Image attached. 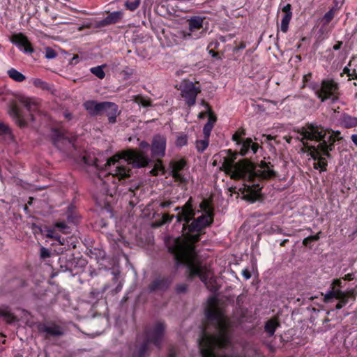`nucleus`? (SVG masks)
<instances>
[{"label":"nucleus","mask_w":357,"mask_h":357,"mask_svg":"<svg viewBox=\"0 0 357 357\" xmlns=\"http://www.w3.org/2000/svg\"><path fill=\"white\" fill-rule=\"evenodd\" d=\"M64 116L66 119H71V114L70 113H65Z\"/></svg>","instance_id":"4d7b16f0"},{"label":"nucleus","mask_w":357,"mask_h":357,"mask_svg":"<svg viewBox=\"0 0 357 357\" xmlns=\"http://www.w3.org/2000/svg\"><path fill=\"white\" fill-rule=\"evenodd\" d=\"M32 198H30V201L28 202L29 204H31Z\"/></svg>","instance_id":"052dcab7"},{"label":"nucleus","mask_w":357,"mask_h":357,"mask_svg":"<svg viewBox=\"0 0 357 357\" xmlns=\"http://www.w3.org/2000/svg\"><path fill=\"white\" fill-rule=\"evenodd\" d=\"M208 145V138H205L204 139L197 141L196 148L199 151H204Z\"/></svg>","instance_id":"2f4dec72"},{"label":"nucleus","mask_w":357,"mask_h":357,"mask_svg":"<svg viewBox=\"0 0 357 357\" xmlns=\"http://www.w3.org/2000/svg\"><path fill=\"white\" fill-rule=\"evenodd\" d=\"M349 71H350V70H349V69L348 68H344V73H347V75H348L349 77H351V74H350Z\"/></svg>","instance_id":"5fc2aeb1"},{"label":"nucleus","mask_w":357,"mask_h":357,"mask_svg":"<svg viewBox=\"0 0 357 357\" xmlns=\"http://www.w3.org/2000/svg\"><path fill=\"white\" fill-rule=\"evenodd\" d=\"M336 8H333L330 9L324 16L323 20L325 24H328L334 17L335 14L336 13Z\"/></svg>","instance_id":"c756f323"},{"label":"nucleus","mask_w":357,"mask_h":357,"mask_svg":"<svg viewBox=\"0 0 357 357\" xmlns=\"http://www.w3.org/2000/svg\"><path fill=\"white\" fill-rule=\"evenodd\" d=\"M140 2V0H135L133 1H127L125 3V6L127 9L130 10V11H134L139 7Z\"/></svg>","instance_id":"7c9ffc66"},{"label":"nucleus","mask_w":357,"mask_h":357,"mask_svg":"<svg viewBox=\"0 0 357 357\" xmlns=\"http://www.w3.org/2000/svg\"><path fill=\"white\" fill-rule=\"evenodd\" d=\"M103 67L104 66L93 67L90 69V71L99 79H103L105 76V73L103 70Z\"/></svg>","instance_id":"bb28decb"},{"label":"nucleus","mask_w":357,"mask_h":357,"mask_svg":"<svg viewBox=\"0 0 357 357\" xmlns=\"http://www.w3.org/2000/svg\"><path fill=\"white\" fill-rule=\"evenodd\" d=\"M141 152L135 150H128L121 154H116L107 160L102 169L107 172L106 180L104 183H107L112 180L114 189H116V179L121 181L130 176L129 165L132 164L135 167L146 166L150 159L144 151L149 148V144L144 141L139 144Z\"/></svg>","instance_id":"39448f33"},{"label":"nucleus","mask_w":357,"mask_h":357,"mask_svg":"<svg viewBox=\"0 0 357 357\" xmlns=\"http://www.w3.org/2000/svg\"><path fill=\"white\" fill-rule=\"evenodd\" d=\"M337 84L332 80L323 81L321 89L317 91L318 97L322 102L331 99L333 101L337 98Z\"/></svg>","instance_id":"6e6552de"},{"label":"nucleus","mask_w":357,"mask_h":357,"mask_svg":"<svg viewBox=\"0 0 357 357\" xmlns=\"http://www.w3.org/2000/svg\"><path fill=\"white\" fill-rule=\"evenodd\" d=\"M172 280L167 278H158L154 280L149 285L150 291H165L169 287Z\"/></svg>","instance_id":"aec40b11"},{"label":"nucleus","mask_w":357,"mask_h":357,"mask_svg":"<svg viewBox=\"0 0 357 357\" xmlns=\"http://www.w3.org/2000/svg\"><path fill=\"white\" fill-rule=\"evenodd\" d=\"M151 154L154 158H161L165 155L166 138L162 135H155L151 144Z\"/></svg>","instance_id":"f8f14e48"},{"label":"nucleus","mask_w":357,"mask_h":357,"mask_svg":"<svg viewBox=\"0 0 357 357\" xmlns=\"http://www.w3.org/2000/svg\"><path fill=\"white\" fill-rule=\"evenodd\" d=\"M206 318L213 326L215 333L210 334L208 326L201 332L198 345L202 357H245L241 354L231 353L218 356L216 349L225 348L231 344L230 328L233 321L219 307L217 299L211 297L208 301L206 309Z\"/></svg>","instance_id":"f03ea898"},{"label":"nucleus","mask_w":357,"mask_h":357,"mask_svg":"<svg viewBox=\"0 0 357 357\" xmlns=\"http://www.w3.org/2000/svg\"><path fill=\"white\" fill-rule=\"evenodd\" d=\"M186 165L184 160L181 159L177 161H173L170 163L172 169V175L173 178L180 183H185L186 179L183 174V170Z\"/></svg>","instance_id":"2eb2a0df"},{"label":"nucleus","mask_w":357,"mask_h":357,"mask_svg":"<svg viewBox=\"0 0 357 357\" xmlns=\"http://www.w3.org/2000/svg\"><path fill=\"white\" fill-rule=\"evenodd\" d=\"M8 76L15 82H21L25 79V76L15 68H10L8 70Z\"/></svg>","instance_id":"393cba45"},{"label":"nucleus","mask_w":357,"mask_h":357,"mask_svg":"<svg viewBox=\"0 0 357 357\" xmlns=\"http://www.w3.org/2000/svg\"><path fill=\"white\" fill-rule=\"evenodd\" d=\"M0 317H2L8 323H12L15 320V317L6 309L0 310Z\"/></svg>","instance_id":"cd10ccee"},{"label":"nucleus","mask_w":357,"mask_h":357,"mask_svg":"<svg viewBox=\"0 0 357 357\" xmlns=\"http://www.w3.org/2000/svg\"><path fill=\"white\" fill-rule=\"evenodd\" d=\"M209 54H210L212 56H217V53H215L213 50H210Z\"/></svg>","instance_id":"13d9d810"},{"label":"nucleus","mask_w":357,"mask_h":357,"mask_svg":"<svg viewBox=\"0 0 357 357\" xmlns=\"http://www.w3.org/2000/svg\"><path fill=\"white\" fill-rule=\"evenodd\" d=\"M288 241V239H284L280 243L281 246H284L285 243Z\"/></svg>","instance_id":"bf43d9fd"},{"label":"nucleus","mask_w":357,"mask_h":357,"mask_svg":"<svg viewBox=\"0 0 357 357\" xmlns=\"http://www.w3.org/2000/svg\"><path fill=\"white\" fill-rule=\"evenodd\" d=\"M105 113L110 123H114L116 121V117L119 114L118 111V106L110 102H105L104 108L102 109V114Z\"/></svg>","instance_id":"f3484780"},{"label":"nucleus","mask_w":357,"mask_h":357,"mask_svg":"<svg viewBox=\"0 0 357 357\" xmlns=\"http://www.w3.org/2000/svg\"><path fill=\"white\" fill-rule=\"evenodd\" d=\"M40 256L42 258L49 257L50 256V252L47 249L42 248L40 249Z\"/></svg>","instance_id":"ea45409f"},{"label":"nucleus","mask_w":357,"mask_h":357,"mask_svg":"<svg viewBox=\"0 0 357 357\" xmlns=\"http://www.w3.org/2000/svg\"><path fill=\"white\" fill-rule=\"evenodd\" d=\"M340 135L339 131L335 132L332 130L309 124L294 132L290 138L300 140L310 151L311 157L316 161L314 163V169L325 171L327 162L321 153L330 158L329 152L334 149V143L342 139Z\"/></svg>","instance_id":"20e7f679"},{"label":"nucleus","mask_w":357,"mask_h":357,"mask_svg":"<svg viewBox=\"0 0 357 357\" xmlns=\"http://www.w3.org/2000/svg\"><path fill=\"white\" fill-rule=\"evenodd\" d=\"M291 6L289 3H287L282 9V12L284 13V14L289 13L290 15H292V12L291 11Z\"/></svg>","instance_id":"a19ab883"},{"label":"nucleus","mask_w":357,"mask_h":357,"mask_svg":"<svg viewBox=\"0 0 357 357\" xmlns=\"http://www.w3.org/2000/svg\"><path fill=\"white\" fill-rule=\"evenodd\" d=\"M19 102L29 111L31 119L33 120V112H36L38 109L37 102L32 98L20 96Z\"/></svg>","instance_id":"4be33fe9"},{"label":"nucleus","mask_w":357,"mask_h":357,"mask_svg":"<svg viewBox=\"0 0 357 357\" xmlns=\"http://www.w3.org/2000/svg\"><path fill=\"white\" fill-rule=\"evenodd\" d=\"M342 124L347 128L356 127L357 126V117L344 115L342 118Z\"/></svg>","instance_id":"b1692460"},{"label":"nucleus","mask_w":357,"mask_h":357,"mask_svg":"<svg viewBox=\"0 0 357 357\" xmlns=\"http://www.w3.org/2000/svg\"><path fill=\"white\" fill-rule=\"evenodd\" d=\"M45 57L48 59H54L57 56L56 51L50 47H45Z\"/></svg>","instance_id":"f704fd0d"},{"label":"nucleus","mask_w":357,"mask_h":357,"mask_svg":"<svg viewBox=\"0 0 357 357\" xmlns=\"http://www.w3.org/2000/svg\"><path fill=\"white\" fill-rule=\"evenodd\" d=\"M235 160L236 154L224 157L220 169L232 179L245 180L246 183L243 187V197L249 202H254L260 195V181L275 176V172L273 169V165L270 162L261 161L258 166H255L246 159L237 162Z\"/></svg>","instance_id":"7ed1b4c3"},{"label":"nucleus","mask_w":357,"mask_h":357,"mask_svg":"<svg viewBox=\"0 0 357 357\" xmlns=\"http://www.w3.org/2000/svg\"><path fill=\"white\" fill-rule=\"evenodd\" d=\"M351 139L354 144L357 146V135H353L351 136Z\"/></svg>","instance_id":"864d4df0"},{"label":"nucleus","mask_w":357,"mask_h":357,"mask_svg":"<svg viewBox=\"0 0 357 357\" xmlns=\"http://www.w3.org/2000/svg\"><path fill=\"white\" fill-rule=\"evenodd\" d=\"M342 45V42H337L334 46L333 50H338L341 48V46Z\"/></svg>","instance_id":"09e8293b"},{"label":"nucleus","mask_w":357,"mask_h":357,"mask_svg":"<svg viewBox=\"0 0 357 357\" xmlns=\"http://www.w3.org/2000/svg\"><path fill=\"white\" fill-rule=\"evenodd\" d=\"M176 353V349L175 347H171L169 349L168 357H175Z\"/></svg>","instance_id":"a18cd8bd"},{"label":"nucleus","mask_w":357,"mask_h":357,"mask_svg":"<svg viewBox=\"0 0 357 357\" xmlns=\"http://www.w3.org/2000/svg\"><path fill=\"white\" fill-rule=\"evenodd\" d=\"M55 227L59 229L62 232L68 233L67 229H68V227L65 222H56L55 224Z\"/></svg>","instance_id":"e433bc0d"},{"label":"nucleus","mask_w":357,"mask_h":357,"mask_svg":"<svg viewBox=\"0 0 357 357\" xmlns=\"http://www.w3.org/2000/svg\"><path fill=\"white\" fill-rule=\"evenodd\" d=\"M187 289L186 284H181L176 287V291L178 293H183L185 292Z\"/></svg>","instance_id":"79ce46f5"},{"label":"nucleus","mask_w":357,"mask_h":357,"mask_svg":"<svg viewBox=\"0 0 357 357\" xmlns=\"http://www.w3.org/2000/svg\"><path fill=\"white\" fill-rule=\"evenodd\" d=\"M10 41L24 53H32L33 52L28 38L22 33L13 34Z\"/></svg>","instance_id":"4468645a"},{"label":"nucleus","mask_w":357,"mask_h":357,"mask_svg":"<svg viewBox=\"0 0 357 357\" xmlns=\"http://www.w3.org/2000/svg\"><path fill=\"white\" fill-rule=\"evenodd\" d=\"M8 114L15 120L16 123L20 126L22 127L25 126V119L15 103L10 104L8 109Z\"/></svg>","instance_id":"412c9836"},{"label":"nucleus","mask_w":357,"mask_h":357,"mask_svg":"<svg viewBox=\"0 0 357 357\" xmlns=\"http://www.w3.org/2000/svg\"><path fill=\"white\" fill-rule=\"evenodd\" d=\"M162 170L161 165V161L158 160V162L155 165L154 168L151 169V173L153 175H157L158 171Z\"/></svg>","instance_id":"4c0bfd02"},{"label":"nucleus","mask_w":357,"mask_h":357,"mask_svg":"<svg viewBox=\"0 0 357 357\" xmlns=\"http://www.w3.org/2000/svg\"><path fill=\"white\" fill-rule=\"evenodd\" d=\"M54 233L52 231L50 230L48 231V234H47V237L50 238H53V236H54Z\"/></svg>","instance_id":"6e6d98bb"},{"label":"nucleus","mask_w":357,"mask_h":357,"mask_svg":"<svg viewBox=\"0 0 357 357\" xmlns=\"http://www.w3.org/2000/svg\"><path fill=\"white\" fill-rule=\"evenodd\" d=\"M242 135H244L243 131L237 132L233 135V140L236 142L237 144H241L240 153L242 155H245L249 153H256L259 146L257 143H254L250 138H248L243 142H241L240 137Z\"/></svg>","instance_id":"9b49d317"},{"label":"nucleus","mask_w":357,"mask_h":357,"mask_svg":"<svg viewBox=\"0 0 357 357\" xmlns=\"http://www.w3.org/2000/svg\"><path fill=\"white\" fill-rule=\"evenodd\" d=\"M344 280H348V281L352 280H353V275L351 274V273H348V274L345 275V276L344 277Z\"/></svg>","instance_id":"8fccbe9b"},{"label":"nucleus","mask_w":357,"mask_h":357,"mask_svg":"<svg viewBox=\"0 0 357 357\" xmlns=\"http://www.w3.org/2000/svg\"><path fill=\"white\" fill-rule=\"evenodd\" d=\"M242 275L245 280H248L251 278V273L248 269H244L242 271Z\"/></svg>","instance_id":"c03bdc74"},{"label":"nucleus","mask_w":357,"mask_h":357,"mask_svg":"<svg viewBox=\"0 0 357 357\" xmlns=\"http://www.w3.org/2000/svg\"><path fill=\"white\" fill-rule=\"evenodd\" d=\"M324 296V302L330 303L332 299L336 298L339 300L338 303L336 305L335 308L337 310L342 309L348 303V294L347 293L341 291L340 289H335L333 287L332 289H330L325 294H321Z\"/></svg>","instance_id":"9d476101"},{"label":"nucleus","mask_w":357,"mask_h":357,"mask_svg":"<svg viewBox=\"0 0 357 357\" xmlns=\"http://www.w3.org/2000/svg\"><path fill=\"white\" fill-rule=\"evenodd\" d=\"M135 102L144 107H147L151 105L149 99H146L144 97L140 96H138L135 98Z\"/></svg>","instance_id":"c85d7f7f"},{"label":"nucleus","mask_w":357,"mask_h":357,"mask_svg":"<svg viewBox=\"0 0 357 357\" xmlns=\"http://www.w3.org/2000/svg\"><path fill=\"white\" fill-rule=\"evenodd\" d=\"M123 16L122 11L110 13L105 19L97 22V27H102L119 22Z\"/></svg>","instance_id":"a211bd4d"},{"label":"nucleus","mask_w":357,"mask_h":357,"mask_svg":"<svg viewBox=\"0 0 357 357\" xmlns=\"http://www.w3.org/2000/svg\"><path fill=\"white\" fill-rule=\"evenodd\" d=\"M38 331L46 334V336H60L63 334V329L54 324H40L38 326Z\"/></svg>","instance_id":"dca6fc26"},{"label":"nucleus","mask_w":357,"mask_h":357,"mask_svg":"<svg viewBox=\"0 0 357 357\" xmlns=\"http://www.w3.org/2000/svg\"><path fill=\"white\" fill-rule=\"evenodd\" d=\"M342 280L341 279H335L333 280V283L331 284V289H332V287H335V289H336V287H342Z\"/></svg>","instance_id":"58836bf2"},{"label":"nucleus","mask_w":357,"mask_h":357,"mask_svg":"<svg viewBox=\"0 0 357 357\" xmlns=\"http://www.w3.org/2000/svg\"><path fill=\"white\" fill-rule=\"evenodd\" d=\"M292 17L290 14H284L281 20L280 30L283 33H286L288 31L289 24Z\"/></svg>","instance_id":"a878e982"},{"label":"nucleus","mask_w":357,"mask_h":357,"mask_svg":"<svg viewBox=\"0 0 357 357\" xmlns=\"http://www.w3.org/2000/svg\"><path fill=\"white\" fill-rule=\"evenodd\" d=\"M213 127V124L210 121H208L205 124V126H204V127L203 128V133H204V135L205 138H208V139Z\"/></svg>","instance_id":"72a5a7b5"},{"label":"nucleus","mask_w":357,"mask_h":357,"mask_svg":"<svg viewBox=\"0 0 357 357\" xmlns=\"http://www.w3.org/2000/svg\"><path fill=\"white\" fill-rule=\"evenodd\" d=\"M355 78H356V79H357V75L356 76V77H355Z\"/></svg>","instance_id":"680f3d73"},{"label":"nucleus","mask_w":357,"mask_h":357,"mask_svg":"<svg viewBox=\"0 0 357 357\" xmlns=\"http://www.w3.org/2000/svg\"><path fill=\"white\" fill-rule=\"evenodd\" d=\"M52 238L57 241L61 245H64V238H61L60 235L54 234Z\"/></svg>","instance_id":"37998d69"},{"label":"nucleus","mask_w":357,"mask_h":357,"mask_svg":"<svg viewBox=\"0 0 357 357\" xmlns=\"http://www.w3.org/2000/svg\"><path fill=\"white\" fill-rule=\"evenodd\" d=\"M205 17L192 16L186 20L188 28L177 31L176 36L183 40L189 41L197 40L203 36L204 33L202 30Z\"/></svg>","instance_id":"0eeeda50"},{"label":"nucleus","mask_w":357,"mask_h":357,"mask_svg":"<svg viewBox=\"0 0 357 357\" xmlns=\"http://www.w3.org/2000/svg\"><path fill=\"white\" fill-rule=\"evenodd\" d=\"M280 326L279 323L275 319H270L266 321L265 324V331L269 336L274 335L276 328Z\"/></svg>","instance_id":"5701e85b"},{"label":"nucleus","mask_w":357,"mask_h":357,"mask_svg":"<svg viewBox=\"0 0 357 357\" xmlns=\"http://www.w3.org/2000/svg\"><path fill=\"white\" fill-rule=\"evenodd\" d=\"M53 140L55 146L62 149L68 145H73V137L68 136L63 130H55L53 131Z\"/></svg>","instance_id":"ddd939ff"},{"label":"nucleus","mask_w":357,"mask_h":357,"mask_svg":"<svg viewBox=\"0 0 357 357\" xmlns=\"http://www.w3.org/2000/svg\"><path fill=\"white\" fill-rule=\"evenodd\" d=\"M319 234H320V232H319L316 235L310 236V240L312 241H318L319 239Z\"/></svg>","instance_id":"de8ad7c7"},{"label":"nucleus","mask_w":357,"mask_h":357,"mask_svg":"<svg viewBox=\"0 0 357 357\" xmlns=\"http://www.w3.org/2000/svg\"><path fill=\"white\" fill-rule=\"evenodd\" d=\"M181 96L184 99L188 107L193 106L195 104L196 98L201 90L197 87L192 82H185L181 86Z\"/></svg>","instance_id":"1a4fd4ad"},{"label":"nucleus","mask_w":357,"mask_h":357,"mask_svg":"<svg viewBox=\"0 0 357 357\" xmlns=\"http://www.w3.org/2000/svg\"><path fill=\"white\" fill-rule=\"evenodd\" d=\"M0 135L11 137V131L10 128L2 122H0Z\"/></svg>","instance_id":"473e14b6"},{"label":"nucleus","mask_w":357,"mask_h":357,"mask_svg":"<svg viewBox=\"0 0 357 357\" xmlns=\"http://www.w3.org/2000/svg\"><path fill=\"white\" fill-rule=\"evenodd\" d=\"M84 107L91 116H97L102 114L105 102H97L93 100H88L84 103Z\"/></svg>","instance_id":"6ab92c4d"},{"label":"nucleus","mask_w":357,"mask_h":357,"mask_svg":"<svg viewBox=\"0 0 357 357\" xmlns=\"http://www.w3.org/2000/svg\"><path fill=\"white\" fill-rule=\"evenodd\" d=\"M172 204V202L169 201L162 202L160 204V207L162 208H167Z\"/></svg>","instance_id":"49530a36"},{"label":"nucleus","mask_w":357,"mask_h":357,"mask_svg":"<svg viewBox=\"0 0 357 357\" xmlns=\"http://www.w3.org/2000/svg\"><path fill=\"white\" fill-rule=\"evenodd\" d=\"M310 242H312V241L310 240V236H307L303 239V244L304 245H307Z\"/></svg>","instance_id":"3c124183"},{"label":"nucleus","mask_w":357,"mask_h":357,"mask_svg":"<svg viewBox=\"0 0 357 357\" xmlns=\"http://www.w3.org/2000/svg\"><path fill=\"white\" fill-rule=\"evenodd\" d=\"M165 330V326L163 323H155L151 328L146 331L144 344L139 347L135 352L134 355L137 357H145L149 354L152 347L160 349Z\"/></svg>","instance_id":"423d86ee"},{"label":"nucleus","mask_w":357,"mask_h":357,"mask_svg":"<svg viewBox=\"0 0 357 357\" xmlns=\"http://www.w3.org/2000/svg\"><path fill=\"white\" fill-rule=\"evenodd\" d=\"M187 136L185 135H180L176 139V145L178 146H185L187 144Z\"/></svg>","instance_id":"c9c22d12"},{"label":"nucleus","mask_w":357,"mask_h":357,"mask_svg":"<svg viewBox=\"0 0 357 357\" xmlns=\"http://www.w3.org/2000/svg\"><path fill=\"white\" fill-rule=\"evenodd\" d=\"M175 216L177 222L182 223V237H177L167 243L169 251L173 255L177 265H186L190 277L198 276L211 291L217 287L213 273L209 266L202 264L198 259L194 244L199 241L204 229L213 221V208L208 199H203L199 209L192 208V198L182 207H176ZM174 215L163 214V222H169Z\"/></svg>","instance_id":"f257e3e1"},{"label":"nucleus","mask_w":357,"mask_h":357,"mask_svg":"<svg viewBox=\"0 0 357 357\" xmlns=\"http://www.w3.org/2000/svg\"><path fill=\"white\" fill-rule=\"evenodd\" d=\"M34 85L35 86H41L42 84H43V82L40 80V79H36L33 82Z\"/></svg>","instance_id":"603ef678"}]
</instances>
